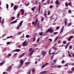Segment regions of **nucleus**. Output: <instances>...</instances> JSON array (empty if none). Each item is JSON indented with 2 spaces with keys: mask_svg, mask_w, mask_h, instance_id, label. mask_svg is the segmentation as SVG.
<instances>
[{
  "mask_svg": "<svg viewBox=\"0 0 74 74\" xmlns=\"http://www.w3.org/2000/svg\"><path fill=\"white\" fill-rule=\"evenodd\" d=\"M74 71V67L73 68H72L71 69V71H67V73L69 74H71V73H72L73 72V71Z\"/></svg>",
  "mask_w": 74,
  "mask_h": 74,
  "instance_id": "1",
  "label": "nucleus"
},
{
  "mask_svg": "<svg viewBox=\"0 0 74 74\" xmlns=\"http://www.w3.org/2000/svg\"><path fill=\"white\" fill-rule=\"evenodd\" d=\"M41 54L43 56H45L46 55V52L45 51H42Z\"/></svg>",
  "mask_w": 74,
  "mask_h": 74,
  "instance_id": "2",
  "label": "nucleus"
},
{
  "mask_svg": "<svg viewBox=\"0 0 74 74\" xmlns=\"http://www.w3.org/2000/svg\"><path fill=\"white\" fill-rule=\"evenodd\" d=\"M70 5V6H71V2H69V4L67 3V2H66L65 3V6L66 7H68V5Z\"/></svg>",
  "mask_w": 74,
  "mask_h": 74,
  "instance_id": "3",
  "label": "nucleus"
},
{
  "mask_svg": "<svg viewBox=\"0 0 74 74\" xmlns=\"http://www.w3.org/2000/svg\"><path fill=\"white\" fill-rule=\"evenodd\" d=\"M27 45V42H26V41H25L23 43V46H26Z\"/></svg>",
  "mask_w": 74,
  "mask_h": 74,
  "instance_id": "4",
  "label": "nucleus"
},
{
  "mask_svg": "<svg viewBox=\"0 0 74 74\" xmlns=\"http://www.w3.org/2000/svg\"><path fill=\"white\" fill-rule=\"evenodd\" d=\"M55 3L57 5H59V4H60L58 0H56L55 2Z\"/></svg>",
  "mask_w": 74,
  "mask_h": 74,
  "instance_id": "5",
  "label": "nucleus"
},
{
  "mask_svg": "<svg viewBox=\"0 0 74 74\" xmlns=\"http://www.w3.org/2000/svg\"><path fill=\"white\" fill-rule=\"evenodd\" d=\"M25 55V54L24 53H23L21 55H20L18 56L19 58H22V57H23Z\"/></svg>",
  "mask_w": 74,
  "mask_h": 74,
  "instance_id": "6",
  "label": "nucleus"
},
{
  "mask_svg": "<svg viewBox=\"0 0 74 74\" xmlns=\"http://www.w3.org/2000/svg\"><path fill=\"white\" fill-rule=\"evenodd\" d=\"M73 38V36H71L69 37V39L68 40V41H71V38Z\"/></svg>",
  "mask_w": 74,
  "mask_h": 74,
  "instance_id": "7",
  "label": "nucleus"
},
{
  "mask_svg": "<svg viewBox=\"0 0 74 74\" xmlns=\"http://www.w3.org/2000/svg\"><path fill=\"white\" fill-rule=\"evenodd\" d=\"M20 62L21 63V64L19 66V67H21V66H22V65L23 64V61H22V60H21L20 61Z\"/></svg>",
  "mask_w": 74,
  "mask_h": 74,
  "instance_id": "8",
  "label": "nucleus"
},
{
  "mask_svg": "<svg viewBox=\"0 0 74 74\" xmlns=\"http://www.w3.org/2000/svg\"><path fill=\"white\" fill-rule=\"evenodd\" d=\"M47 71H43L40 73V74H45V73H47Z\"/></svg>",
  "mask_w": 74,
  "mask_h": 74,
  "instance_id": "9",
  "label": "nucleus"
},
{
  "mask_svg": "<svg viewBox=\"0 0 74 74\" xmlns=\"http://www.w3.org/2000/svg\"><path fill=\"white\" fill-rule=\"evenodd\" d=\"M21 15H23V14H24V10L22 9L21 10Z\"/></svg>",
  "mask_w": 74,
  "mask_h": 74,
  "instance_id": "10",
  "label": "nucleus"
},
{
  "mask_svg": "<svg viewBox=\"0 0 74 74\" xmlns=\"http://www.w3.org/2000/svg\"><path fill=\"white\" fill-rule=\"evenodd\" d=\"M70 42H69L66 45V46H65V49H67V47H68V46L69 45V44H70Z\"/></svg>",
  "mask_w": 74,
  "mask_h": 74,
  "instance_id": "11",
  "label": "nucleus"
},
{
  "mask_svg": "<svg viewBox=\"0 0 74 74\" xmlns=\"http://www.w3.org/2000/svg\"><path fill=\"white\" fill-rule=\"evenodd\" d=\"M18 6H17V5L15 6L14 7V10H16V9H17Z\"/></svg>",
  "mask_w": 74,
  "mask_h": 74,
  "instance_id": "12",
  "label": "nucleus"
},
{
  "mask_svg": "<svg viewBox=\"0 0 74 74\" xmlns=\"http://www.w3.org/2000/svg\"><path fill=\"white\" fill-rule=\"evenodd\" d=\"M17 22V19H16V20L12 22L11 23V24H12L13 23H15L16 22Z\"/></svg>",
  "mask_w": 74,
  "mask_h": 74,
  "instance_id": "13",
  "label": "nucleus"
},
{
  "mask_svg": "<svg viewBox=\"0 0 74 74\" xmlns=\"http://www.w3.org/2000/svg\"><path fill=\"white\" fill-rule=\"evenodd\" d=\"M40 10H41V5H39V8H38L39 12H40Z\"/></svg>",
  "mask_w": 74,
  "mask_h": 74,
  "instance_id": "14",
  "label": "nucleus"
},
{
  "mask_svg": "<svg viewBox=\"0 0 74 74\" xmlns=\"http://www.w3.org/2000/svg\"><path fill=\"white\" fill-rule=\"evenodd\" d=\"M20 51V49H16L14 50V52H19Z\"/></svg>",
  "mask_w": 74,
  "mask_h": 74,
  "instance_id": "15",
  "label": "nucleus"
},
{
  "mask_svg": "<svg viewBox=\"0 0 74 74\" xmlns=\"http://www.w3.org/2000/svg\"><path fill=\"white\" fill-rule=\"evenodd\" d=\"M5 60L3 61L1 63V66H2V65H3V64H4V63H5Z\"/></svg>",
  "mask_w": 74,
  "mask_h": 74,
  "instance_id": "16",
  "label": "nucleus"
},
{
  "mask_svg": "<svg viewBox=\"0 0 74 74\" xmlns=\"http://www.w3.org/2000/svg\"><path fill=\"white\" fill-rule=\"evenodd\" d=\"M50 30H51V29H50V28H49L46 31V33H47L48 32H50Z\"/></svg>",
  "mask_w": 74,
  "mask_h": 74,
  "instance_id": "17",
  "label": "nucleus"
},
{
  "mask_svg": "<svg viewBox=\"0 0 74 74\" xmlns=\"http://www.w3.org/2000/svg\"><path fill=\"white\" fill-rule=\"evenodd\" d=\"M37 22H38V19H36V21L35 22V26H36V25H37Z\"/></svg>",
  "mask_w": 74,
  "mask_h": 74,
  "instance_id": "18",
  "label": "nucleus"
},
{
  "mask_svg": "<svg viewBox=\"0 0 74 74\" xmlns=\"http://www.w3.org/2000/svg\"><path fill=\"white\" fill-rule=\"evenodd\" d=\"M30 63V62H27L25 63V64L26 65H29Z\"/></svg>",
  "mask_w": 74,
  "mask_h": 74,
  "instance_id": "19",
  "label": "nucleus"
},
{
  "mask_svg": "<svg viewBox=\"0 0 74 74\" xmlns=\"http://www.w3.org/2000/svg\"><path fill=\"white\" fill-rule=\"evenodd\" d=\"M63 29H64V26H63L62 29H61V31L60 32V33H62L63 32Z\"/></svg>",
  "mask_w": 74,
  "mask_h": 74,
  "instance_id": "20",
  "label": "nucleus"
},
{
  "mask_svg": "<svg viewBox=\"0 0 74 74\" xmlns=\"http://www.w3.org/2000/svg\"><path fill=\"white\" fill-rule=\"evenodd\" d=\"M43 33V32H39V34L40 36H42L43 34H42Z\"/></svg>",
  "mask_w": 74,
  "mask_h": 74,
  "instance_id": "21",
  "label": "nucleus"
},
{
  "mask_svg": "<svg viewBox=\"0 0 74 74\" xmlns=\"http://www.w3.org/2000/svg\"><path fill=\"white\" fill-rule=\"evenodd\" d=\"M67 20L66 19L64 23H65V25H67Z\"/></svg>",
  "mask_w": 74,
  "mask_h": 74,
  "instance_id": "22",
  "label": "nucleus"
},
{
  "mask_svg": "<svg viewBox=\"0 0 74 74\" xmlns=\"http://www.w3.org/2000/svg\"><path fill=\"white\" fill-rule=\"evenodd\" d=\"M23 21H22L19 23V26H21V25H22V23H23Z\"/></svg>",
  "mask_w": 74,
  "mask_h": 74,
  "instance_id": "23",
  "label": "nucleus"
},
{
  "mask_svg": "<svg viewBox=\"0 0 74 74\" xmlns=\"http://www.w3.org/2000/svg\"><path fill=\"white\" fill-rule=\"evenodd\" d=\"M33 51H34V50H33L30 53L29 56H32V54H33Z\"/></svg>",
  "mask_w": 74,
  "mask_h": 74,
  "instance_id": "24",
  "label": "nucleus"
},
{
  "mask_svg": "<svg viewBox=\"0 0 74 74\" xmlns=\"http://www.w3.org/2000/svg\"><path fill=\"white\" fill-rule=\"evenodd\" d=\"M51 49H50L49 51V53L50 55H51V53H50V52H51Z\"/></svg>",
  "mask_w": 74,
  "mask_h": 74,
  "instance_id": "25",
  "label": "nucleus"
},
{
  "mask_svg": "<svg viewBox=\"0 0 74 74\" xmlns=\"http://www.w3.org/2000/svg\"><path fill=\"white\" fill-rule=\"evenodd\" d=\"M37 25L38 28H40V23H38Z\"/></svg>",
  "mask_w": 74,
  "mask_h": 74,
  "instance_id": "26",
  "label": "nucleus"
},
{
  "mask_svg": "<svg viewBox=\"0 0 74 74\" xmlns=\"http://www.w3.org/2000/svg\"><path fill=\"white\" fill-rule=\"evenodd\" d=\"M33 40L34 41H36V36H34L33 38Z\"/></svg>",
  "mask_w": 74,
  "mask_h": 74,
  "instance_id": "27",
  "label": "nucleus"
},
{
  "mask_svg": "<svg viewBox=\"0 0 74 74\" xmlns=\"http://www.w3.org/2000/svg\"><path fill=\"white\" fill-rule=\"evenodd\" d=\"M6 8L7 9H8V4H6Z\"/></svg>",
  "mask_w": 74,
  "mask_h": 74,
  "instance_id": "28",
  "label": "nucleus"
},
{
  "mask_svg": "<svg viewBox=\"0 0 74 74\" xmlns=\"http://www.w3.org/2000/svg\"><path fill=\"white\" fill-rule=\"evenodd\" d=\"M11 68V66H10L8 68V70H10Z\"/></svg>",
  "mask_w": 74,
  "mask_h": 74,
  "instance_id": "29",
  "label": "nucleus"
},
{
  "mask_svg": "<svg viewBox=\"0 0 74 74\" xmlns=\"http://www.w3.org/2000/svg\"><path fill=\"white\" fill-rule=\"evenodd\" d=\"M44 16L45 18H47V14H46V13L44 14Z\"/></svg>",
  "mask_w": 74,
  "mask_h": 74,
  "instance_id": "30",
  "label": "nucleus"
},
{
  "mask_svg": "<svg viewBox=\"0 0 74 74\" xmlns=\"http://www.w3.org/2000/svg\"><path fill=\"white\" fill-rule=\"evenodd\" d=\"M52 48L54 50H56L57 48H56V47H53Z\"/></svg>",
  "mask_w": 74,
  "mask_h": 74,
  "instance_id": "31",
  "label": "nucleus"
},
{
  "mask_svg": "<svg viewBox=\"0 0 74 74\" xmlns=\"http://www.w3.org/2000/svg\"><path fill=\"white\" fill-rule=\"evenodd\" d=\"M22 33V32H18L17 34V35H18V34H21Z\"/></svg>",
  "mask_w": 74,
  "mask_h": 74,
  "instance_id": "32",
  "label": "nucleus"
},
{
  "mask_svg": "<svg viewBox=\"0 0 74 74\" xmlns=\"http://www.w3.org/2000/svg\"><path fill=\"white\" fill-rule=\"evenodd\" d=\"M35 7H36L35 6H34L33 7V8H32V11H34V9H35Z\"/></svg>",
  "mask_w": 74,
  "mask_h": 74,
  "instance_id": "33",
  "label": "nucleus"
},
{
  "mask_svg": "<svg viewBox=\"0 0 74 74\" xmlns=\"http://www.w3.org/2000/svg\"><path fill=\"white\" fill-rule=\"evenodd\" d=\"M58 32H54L53 34H54V35H56V34H58Z\"/></svg>",
  "mask_w": 74,
  "mask_h": 74,
  "instance_id": "34",
  "label": "nucleus"
},
{
  "mask_svg": "<svg viewBox=\"0 0 74 74\" xmlns=\"http://www.w3.org/2000/svg\"><path fill=\"white\" fill-rule=\"evenodd\" d=\"M50 32H51V33H52V32H53V30L52 29H50Z\"/></svg>",
  "mask_w": 74,
  "mask_h": 74,
  "instance_id": "35",
  "label": "nucleus"
},
{
  "mask_svg": "<svg viewBox=\"0 0 74 74\" xmlns=\"http://www.w3.org/2000/svg\"><path fill=\"white\" fill-rule=\"evenodd\" d=\"M60 42H61V41L60 40H59L58 41V44H60Z\"/></svg>",
  "mask_w": 74,
  "mask_h": 74,
  "instance_id": "36",
  "label": "nucleus"
},
{
  "mask_svg": "<svg viewBox=\"0 0 74 74\" xmlns=\"http://www.w3.org/2000/svg\"><path fill=\"white\" fill-rule=\"evenodd\" d=\"M26 38H29V35H27L26 36Z\"/></svg>",
  "mask_w": 74,
  "mask_h": 74,
  "instance_id": "37",
  "label": "nucleus"
},
{
  "mask_svg": "<svg viewBox=\"0 0 74 74\" xmlns=\"http://www.w3.org/2000/svg\"><path fill=\"white\" fill-rule=\"evenodd\" d=\"M28 71H29V73H27V74H30V70H29Z\"/></svg>",
  "mask_w": 74,
  "mask_h": 74,
  "instance_id": "38",
  "label": "nucleus"
},
{
  "mask_svg": "<svg viewBox=\"0 0 74 74\" xmlns=\"http://www.w3.org/2000/svg\"><path fill=\"white\" fill-rule=\"evenodd\" d=\"M59 28H60V27H59V26H58L56 27V29H59Z\"/></svg>",
  "mask_w": 74,
  "mask_h": 74,
  "instance_id": "39",
  "label": "nucleus"
},
{
  "mask_svg": "<svg viewBox=\"0 0 74 74\" xmlns=\"http://www.w3.org/2000/svg\"><path fill=\"white\" fill-rule=\"evenodd\" d=\"M49 2H50V1L49 0H48L47 1V4H49Z\"/></svg>",
  "mask_w": 74,
  "mask_h": 74,
  "instance_id": "40",
  "label": "nucleus"
},
{
  "mask_svg": "<svg viewBox=\"0 0 74 74\" xmlns=\"http://www.w3.org/2000/svg\"><path fill=\"white\" fill-rule=\"evenodd\" d=\"M20 15V13H18V14H17V16L18 18H19Z\"/></svg>",
  "mask_w": 74,
  "mask_h": 74,
  "instance_id": "41",
  "label": "nucleus"
},
{
  "mask_svg": "<svg viewBox=\"0 0 74 74\" xmlns=\"http://www.w3.org/2000/svg\"><path fill=\"white\" fill-rule=\"evenodd\" d=\"M15 18V17H14L13 16L12 18V20H14V19Z\"/></svg>",
  "mask_w": 74,
  "mask_h": 74,
  "instance_id": "42",
  "label": "nucleus"
},
{
  "mask_svg": "<svg viewBox=\"0 0 74 74\" xmlns=\"http://www.w3.org/2000/svg\"><path fill=\"white\" fill-rule=\"evenodd\" d=\"M63 43L64 44H66V41H64L63 42Z\"/></svg>",
  "mask_w": 74,
  "mask_h": 74,
  "instance_id": "43",
  "label": "nucleus"
},
{
  "mask_svg": "<svg viewBox=\"0 0 74 74\" xmlns=\"http://www.w3.org/2000/svg\"><path fill=\"white\" fill-rule=\"evenodd\" d=\"M69 13H70V14H71V10H69Z\"/></svg>",
  "mask_w": 74,
  "mask_h": 74,
  "instance_id": "44",
  "label": "nucleus"
},
{
  "mask_svg": "<svg viewBox=\"0 0 74 74\" xmlns=\"http://www.w3.org/2000/svg\"><path fill=\"white\" fill-rule=\"evenodd\" d=\"M57 67H58L59 68H61V66L60 65L57 66Z\"/></svg>",
  "mask_w": 74,
  "mask_h": 74,
  "instance_id": "45",
  "label": "nucleus"
},
{
  "mask_svg": "<svg viewBox=\"0 0 74 74\" xmlns=\"http://www.w3.org/2000/svg\"><path fill=\"white\" fill-rule=\"evenodd\" d=\"M68 55L69 57L71 58V54H69Z\"/></svg>",
  "mask_w": 74,
  "mask_h": 74,
  "instance_id": "46",
  "label": "nucleus"
},
{
  "mask_svg": "<svg viewBox=\"0 0 74 74\" xmlns=\"http://www.w3.org/2000/svg\"><path fill=\"white\" fill-rule=\"evenodd\" d=\"M14 5V3H12L11 5V7H13V6Z\"/></svg>",
  "mask_w": 74,
  "mask_h": 74,
  "instance_id": "47",
  "label": "nucleus"
},
{
  "mask_svg": "<svg viewBox=\"0 0 74 74\" xmlns=\"http://www.w3.org/2000/svg\"><path fill=\"white\" fill-rule=\"evenodd\" d=\"M69 48L70 49H72V46H70Z\"/></svg>",
  "mask_w": 74,
  "mask_h": 74,
  "instance_id": "48",
  "label": "nucleus"
},
{
  "mask_svg": "<svg viewBox=\"0 0 74 74\" xmlns=\"http://www.w3.org/2000/svg\"><path fill=\"white\" fill-rule=\"evenodd\" d=\"M32 50H33V49H31V48H30L29 49V51H30L31 52L32 51Z\"/></svg>",
  "mask_w": 74,
  "mask_h": 74,
  "instance_id": "49",
  "label": "nucleus"
},
{
  "mask_svg": "<svg viewBox=\"0 0 74 74\" xmlns=\"http://www.w3.org/2000/svg\"><path fill=\"white\" fill-rule=\"evenodd\" d=\"M37 42H38L40 41V38H38L37 40Z\"/></svg>",
  "mask_w": 74,
  "mask_h": 74,
  "instance_id": "50",
  "label": "nucleus"
},
{
  "mask_svg": "<svg viewBox=\"0 0 74 74\" xmlns=\"http://www.w3.org/2000/svg\"><path fill=\"white\" fill-rule=\"evenodd\" d=\"M20 26L19 25H18V27H17V29H19V27H20Z\"/></svg>",
  "mask_w": 74,
  "mask_h": 74,
  "instance_id": "51",
  "label": "nucleus"
},
{
  "mask_svg": "<svg viewBox=\"0 0 74 74\" xmlns=\"http://www.w3.org/2000/svg\"><path fill=\"white\" fill-rule=\"evenodd\" d=\"M53 56H54V55L52 56H51V58L53 59Z\"/></svg>",
  "mask_w": 74,
  "mask_h": 74,
  "instance_id": "52",
  "label": "nucleus"
},
{
  "mask_svg": "<svg viewBox=\"0 0 74 74\" xmlns=\"http://www.w3.org/2000/svg\"><path fill=\"white\" fill-rule=\"evenodd\" d=\"M71 25V23H69L68 25H67V26H70V25Z\"/></svg>",
  "mask_w": 74,
  "mask_h": 74,
  "instance_id": "53",
  "label": "nucleus"
},
{
  "mask_svg": "<svg viewBox=\"0 0 74 74\" xmlns=\"http://www.w3.org/2000/svg\"><path fill=\"white\" fill-rule=\"evenodd\" d=\"M53 67H58V66H57V65H54V66H53Z\"/></svg>",
  "mask_w": 74,
  "mask_h": 74,
  "instance_id": "54",
  "label": "nucleus"
},
{
  "mask_svg": "<svg viewBox=\"0 0 74 74\" xmlns=\"http://www.w3.org/2000/svg\"><path fill=\"white\" fill-rule=\"evenodd\" d=\"M32 71L33 72V73H34V69L32 70Z\"/></svg>",
  "mask_w": 74,
  "mask_h": 74,
  "instance_id": "55",
  "label": "nucleus"
},
{
  "mask_svg": "<svg viewBox=\"0 0 74 74\" xmlns=\"http://www.w3.org/2000/svg\"><path fill=\"white\" fill-rule=\"evenodd\" d=\"M49 40L51 42H52V40L51 39H49Z\"/></svg>",
  "mask_w": 74,
  "mask_h": 74,
  "instance_id": "56",
  "label": "nucleus"
},
{
  "mask_svg": "<svg viewBox=\"0 0 74 74\" xmlns=\"http://www.w3.org/2000/svg\"><path fill=\"white\" fill-rule=\"evenodd\" d=\"M50 15V12H48V15Z\"/></svg>",
  "mask_w": 74,
  "mask_h": 74,
  "instance_id": "57",
  "label": "nucleus"
},
{
  "mask_svg": "<svg viewBox=\"0 0 74 74\" xmlns=\"http://www.w3.org/2000/svg\"><path fill=\"white\" fill-rule=\"evenodd\" d=\"M57 40H58V39L56 38L55 39V40H54V42H56V41Z\"/></svg>",
  "mask_w": 74,
  "mask_h": 74,
  "instance_id": "58",
  "label": "nucleus"
},
{
  "mask_svg": "<svg viewBox=\"0 0 74 74\" xmlns=\"http://www.w3.org/2000/svg\"><path fill=\"white\" fill-rule=\"evenodd\" d=\"M29 5V3H27L26 5L27 6H28V5Z\"/></svg>",
  "mask_w": 74,
  "mask_h": 74,
  "instance_id": "59",
  "label": "nucleus"
},
{
  "mask_svg": "<svg viewBox=\"0 0 74 74\" xmlns=\"http://www.w3.org/2000/svg\"><path fill=\"white\" fill-rule=\"evenodd\" d=\"M65 66H66V67H68V64H66L65 65Z\"/></svg>",
  "mask_w": 74,
  "mask_h": 74,
  "instance_id": "60",
  "label": "nucleus"
},
{
  "mask_svg": "<svg viewBox=\"0 0 74 74\" xmlns=\"http://www.w3.org/2000/svg\"><path fill=\"white\" fill-rule=\"evenodd\" d=\"M50 8H52V7H53V6L52 5H51L50 6Z\"/></svg>",
  "mask_w": 74,
  "mask_h": 74,
  "instance_id": "61",
  "label": "nucleus"
},
{
  "mask_svg": "<svg viewBox=\"0 0 74 74\" xmlns=\"http://www.w3.org/2000/svg\"><path fill=\"white\" fill-rule=\"evenodd\" d=\"M72 55L73 57V58H74V53H72Z\"/></svg>",
  "mask_w": 74,
  "mask_h": 74,
  "instance_id": "62",
  "label": "nucleus"
},
{
  "mask_svg": "<svg viewBox=\"0 0 74 74\" xmlns=\"http://www.w3.org/2000/svg\"><path fill=\"white\" fill-rule=\"evenodd\" d=\"M64 63V61H62V63L63 64Z\"/></svg>",
  "mask_w": 74,
  "mask_h": 74,
  "instance_id": "63",
  "label": "nucleus"
},
{
  "mask_svg": "<svg viewBox=\"0 0 74 74\" xmlns=\"http://www.w3.org/2000/svg\"><path fill=\"white\" fill-rule=\"evenodd\" d=\"M45 67V65H43L42 66V68H44Z\"/></svg>",
  "mask_w": 74,
  "mask_h": 74,
  "instance_id": "64",
  "label": "nucleus"
}]
</instances>
